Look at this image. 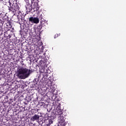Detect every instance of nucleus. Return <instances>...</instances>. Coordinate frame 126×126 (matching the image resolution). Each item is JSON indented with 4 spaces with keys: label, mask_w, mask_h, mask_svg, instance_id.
Listing matches in <instances>:
<instances>
[{
    "label": "nucleus",
    "mask_w": 126,
    "mask_h": 126,
    "mask_svg": "<svg viewBox=\"0 0 126 126\" xmlns=\"http://www.w3.org/2000/svg\"><path fill=\"white\" fill-rule=\"evenodd\" d=\"M38 9H39V8H38L37 9H36L35 10H38Z\"/></svg>",
    "instance_id": "19"
},
{
    "label": "nucleus",
    "mask_w": 126,
    "mask_h": 126,
    "mask_svg": "<svg viewBox=\"0 0 126 126\" xmlns=\"http://www.w3.org/2000/svg\"><path fill=\"white\" fill-rule=\"evenodd\" d=\"M44 72L45 73H48V72H47V69H45V70H44V72Z\"/></svg>",
    "instance_id": "16"
},
{
    "label": "nucleus",
    "mask_w": 126,
    "mask_h": 126,
    "mask_svg": "<svg viewBox=\"0 0 126 126\" xmlns=\"http://www.w3.org/2000/svg\"><path fill=\"white\" fill-rule=\"evenodd\" d=\"M65 117H66V113H64V114H61L58 116V122L60 124V126H66Z\"/></svg>",
    "instance_id": "3"
},
{
    "label": "nucleus",
    "mask_w": 126,
    "mask_h": 126,
    "mask_svg": "<svg viewBox=\"0 0 126 126\" xmlns=\"http://www.w3.org/2000/svg\"><path fill=\"white\" fill-rule=\"evenodd\" d=\"M39 119H40V116L37 114H35L34 116L31 118V121L32 122H35V121H38Z\"/></svg>",
    "instance_id": "6"
},
{
    "label": "nucleus",
    "mask_w": 126,
    "mask_h": 126,
    "mask_svg": "<svg viewBox=\"0 0 126 126\" xmlns=\"http://www.w3.org/2000/svg\"><path fill=\"white\" fill-rule=\"evenodd\" d=\"M25 7L27 9V12H30V11L32 10V5L28 2H27Z\"/></svg>",
    "instance_id": "5"
},
{
    "label": "nucleus",
    "mask_w": 126,
    "mask_h": 126,
    "mask_svg": "<svg viewBox=\"0 0 126 126\" xmlns=\"http://www.w3.org/2000/svg\"><path fill=\"white\" fill-rule=\"evenodd\" d=\"M39 28H38V31H41V29H42V27L41 26H39L38 27Z\"/></svg>",
    "instance_id": "15"
},
{
    "label": "nucleus",
    "mask_w": 126,
    "mask_h": 126,
    "mask_svg": "<svg viewBox=\"0 0 126 126\" xmlns=\"http://www.w3.org/2000/svg\"><path fill=\"white\" fill-rule=\"evenodd\" d=\"M7 16H6V15H5V16L3 17V20H5V21H6V20H7Z\"/></svg>",
    "instance_id": "13"
},
{
    "label": "nucleus",
    "mask_w": 126,
    "mask_h": 126,
    "mask_svg": "<svg viewBox=\"0 0 126 126\" xmlns=\"http://www.w3.org/2000/svg\"><path fill=\"white\" fill-rule=\"evenodd\" d=\"M47 124L46 126H51V125H52V124H53V119H48L47 120Z\"/></svg>",
    "instance_id": "9"
},
{
    "label": "nucleus",
    "mask_w": 126,
    "mask_h": 126,
    "mask_svg": "<svg viewBox=\"0 0 126 126\" xmlns=\"http://www.w3.org/2000/svg\"><path fill=\"white\" fill-rule=\"evenodd\" d=\"M12 23L9 20H7V23H5L7 28H11L12 27Z\"/></svg>",
    "instance_id": "7"
},
{
    "label": "nucleus",
    "mask_w": 126,
    "mask_h": 126,
    "mask_svg": "<svg viewBox=\"0 0 126 126\" xmlns=\"http://www.w3.org/2000/svg\"><path fill=\"white\" fill-rule=\"evenodd\" d=\"M40 17H41L40 20H41V24L43 25L44 23H45V21H46V20L43 17H42V15L40 16Z\"/></svg>",
    "instance_id": "11"
},
{
    "label": "nucleus",
    "mask_w": 126,
    "mask_h": 126,
    "mask_svg": "<svg viewBox=\"0 0 126 126\" xmlns=\"http://www.w3.org/2000/svg\"><path fill=\"white\" fill-rule=\"evenodd\" d=\"M59 36H60V34H55V36H54V38L56 39V38H58V37Z\"/></svg>",
    "instance_id": "14"
},
{
    "label": "nucleus",
    "mask_w": 126,
    "mask_h": 126,
    "mask_svg": "<svg viewBox=\"0 0 126 126\" xmlns=\"http://www.w3.org/2000/svg\"><path fill=\"white\" fill-rule=\"evenodd\" d=\"M17 18L18 19V20L15 21V22H19V23H20V22H21V21H22V20H24V19H23L22 17H20V16L17 15ZM21 20V21H20Z\"/></svg>",
    "instance_id": "10"
},
{
    "label": "nucleus",
    "mask_w": 126,
    "mask_h": 126,
    "mask_svg": "<svg viewBox=\"0 0 126 126\" xmlns=\"http://www.w3.org/2000/svg\"><path fill=\"white\" fill-rule=\"evenodd\" d=\"M29 22L32 24H38L39 23V18L37 17H31L29 18Z\"/></svg>",
    "instance_id": "4"
},
{
    "label": "nucleus",
    "mask_w": 126,
    "mask_h": 126,
    "mask_svg": "<svg viewBox=\"0 0 126 126\" xmlns=\"http://www.w3.org/2000/svg\"><path fill=\"white\" fill-rule=\"evenodd\" d=\"M33 72L32 70L29 69L25 67H20L17 71V76L21 79H26L30 76Z\"/></svg>",
    "instance_id": "1"
},
{
    "label": "nucleus",
    "mask_w": 126,
    "mask_h": 126,
    "mask_svg": "<svg viewBox=\"0 0 126 126\" xmlns=\"http://www.w3.org/2000/svg\"><path fill=\"white\" fill-rule=\"evenodd\" d=\"M38 123L39 125V126H42V125H43V124H44V120H38Z\"/></svg>",
    "instance_id": "12"
},
{
    "label": "nucleus",
    "mask_w": 126,
    "mask_h": 126,
    "mask_svg": "<svg viewBox=\"0 0 126 126\" xmlns=\"http://www.w3.org/2000/svg\"><path fill=\"white\" fill-rule=\"evenodd\" d=\"M11 3L9 2V5H11Z\"/></svg>",
    "instance_id": "18"
},
{
    "label": "nucleus",
    "mask_w": 126,
    "mask_h": 126,
    "mask_svg": "<svg viewBox=\"0 0 126 126\" xmlns=\"http://www.w3.org/2000/svg\"><path fill=\"white\" fill-rule=\"evenodd\" d=\"M64 113H65V112H63V110H62V109H58L57 110L56 115H57V116H61V115L64 114Z\"/></svg>",
    "instance_id": "8"
},
{
    "label": "nucleus",
    "mask_w": 126,
    "mask_h": 126,
    "mask_svg": "<svg viewBox=\"0 0 126 126\" xmlns=\"http://www.w3.org/2000/svg\"><path fill=\"white\" fill-rule=\"evenodd\" d=\"M8 10L9 12L11 13L13 15H17V14L21 12L20 7H19V5H18L16 0L13 1L12 5L8 6Z\"/></svg>",
    "instance_id": "2"
},
{
    "label": "nucleus",
    "mask_w": 126,
    "mask_h": 126,
    "mask_svg": "<svg viewBox=\"0 0 126 126\" xmlns=\"http://www.w3.org/2000/svg\"><path fill=\"white\" fill-rule=\"evenodd\" d=\"M33 29L34 30V32H36V27H34Z\"/></svg>",
    "instance_id": "17"
}]
</instances>
